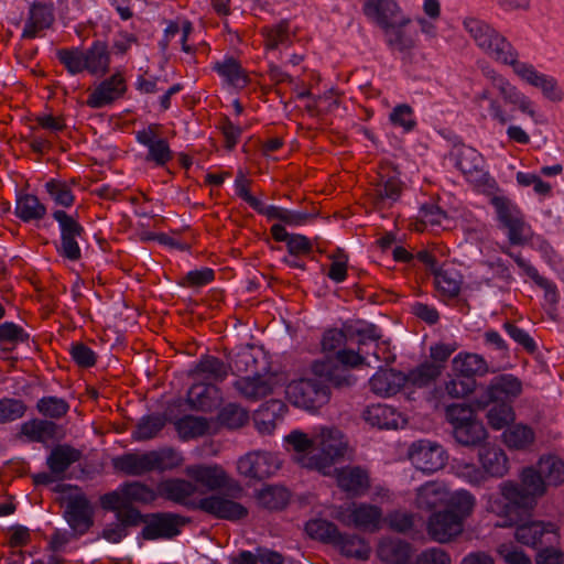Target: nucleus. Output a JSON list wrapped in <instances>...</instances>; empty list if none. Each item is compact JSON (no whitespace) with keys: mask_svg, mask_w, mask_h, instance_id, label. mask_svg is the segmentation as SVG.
<instances>
[{"mask_svg":"<svg viewBox=\"0 0 564 564\" xmlns=\"http://www.w3.org/2000/svg\"><path fill=\"white\" fill-rule=\"evenodd\" d=\"M159 129V124H150L148 128L137 131L135 139L148 149L144 160L163 167L172 161L173 151L167 140L160 137Z\"/></svg>","mask_w":564,"mask_h":564,"instance_id":"nucleus-15","label":"nucleus"},{"mask_svg":"<svg viewBox=\"0 0 564 564\" xmlns=\"http://www.w3.org/2000/svg\"><path fill=\"white\" fill-rule=\"evenodd\" d=\"M482 74L489 85L473 98L474 105L485 111L481 112L482 118L488 117L501 126L507 124L513 120V116L505 110V104L536 121L535 104L529 96L491 67H484Z\"/></svg>","mask_w":564,"mask_h":564,"instance_id":"nucleus-3","label":"nucleus"},{"mask_svg":"<svg viewBox=\"0 0 564 564\" xmlns=\"http://www.w3.org/2000/svg\"><path fill=\"white\" fill-rule=\"evenodd\" d=\"M564 482V462L556 456L541 457L536 468L527 467L520 481L507 480L499 485V497H490L488 511L500 518L499 527L512 525L532 513L546 486Z\"/></svg>","mask_w":564,"mask_h":564,"instance_id":"nucleus-1","label":"nucleus"},{"mask_svg":"<svg viewBox=\"0 0 564 564\" xmlns=\"http://www.w3.org/2000/svg\"><path fill=\"white\" fill-rule=\"evenodd\" d=\"M453 370L475 379L476 376L481 377L489 372V366L481 355L460 352L453 359Z\"/></svg>","mask_w":564,"mask_h":564,"instance_id":"nucleus-37","label":"nucleus"},{"mask_svg":"<svg viewBox=\"0 0 564 564\" xmlns=\"http://www.w3.org/2000/svg\"><path fill=\"white\" fill-rule=\"evenodd\" d=\"M475 507V498L474 496L466 491L460 490L454 492L448 501L447 512H454L456 517L459 518V521L463 523L464 519H466L473 512Z\"/></svg>","mask_w":564,"mask_h":564,"instance_id":"nucleus-60","label":"nucleus"},{"mask_svg":"<svg viewBox=\"0 0 564 564\" xmlns=\"http://www.w3.org/2000/svg\"><path fill=\"white\" fill-rule=\"evenodd\" d=\"M455 159V166L465 175H471L481 170L482 158L474 148L456 145L452 152Z\"/></svg>","mask_w":564,"mask_h":564,"instance_id":"nucleus-43","label":"nucleus"},{"mask_svg":"<svg viewBox=\"0 0 564 564\" xmlns=\"http://www.w3.org/2000/svg\"><path fill=\"white\" fill-rule=\"evenodd\" d=\"M340 553L346 557H354L360 561H367L370 557L371 549L365 539L356 534H343L335 543Z\"/></svg>","mask_w":564,"mask_h":564,"instance_id":"nucleus-42","label":"nucleus"},{"mask_svg":"<svg viewBox=\"0 0 564 564\" xmlns=\"http://www.w3.org/2000/svg\"><path fill=\"white\" fill-rule=\"evenodd\" d=\"M405 383V373L395 369H380L369 380L370 390L382 398L397 394Z\"/></svg>","mask_w":564,"mask_h":564,"instance_id":"nucleus-27","label":"nucleus"},{"mask_svg":"<svg viewBox=\"0 0 564 564\" xmlns=\"http://www.w3.org/2000/svg\"><path fill=\"white\" fill-rule=\"evenodd\" d=\"M259 361L252 348H242L231 358L229 368L237 376H252L259 373Z\"/></svg>","mask_w":564,"mask_h":564,"instance_id":"nucleus-54","label":"nucleus"},{"mask_svg":"<svg viewBox=\"0 0 564 564\" xmlns=\"http://www.w3.org/2000/svg\"><path fill=\"white\" fill-rule=\"evenodd\" d=\"M54 17L51 9L42 2H33L22 32L23 39H34L37 33L47 29L53 23Z\"/></svg>","mask_w":564,"mask_h":564,"instance_id":"nucleus-33","label":"nucleus"},{"mask_svg":"<svg viewBox=\"0 0 564 564\" xmlns=\"http://www.w3.org/2000/svg\"><path fill=\"white\" fill-rule=\"evenodd\" d=\"M497 218L507 230L509 242L513 246H523L530 239V226L519 207L505 196H494L490 200Z\"/></svg>","mask_w":564,"mask_h":564,"instance_id":"nucleus-9","label":"nucleus"},{"mask_svg":"<svg viewBox=\"0 0 564 564\" xmlns=\"http://www.w3.org/2000/svg\"><path fill=\"white\" fill-rule=\"evenodd\" d=\"M228 371L229 367L223 360L215 356L204 355L191 370L189 376L195 380L215 384L224 381Z\"/></svg>","mask_w":564,"mask_h":564,"instance_id":"nucleus-28","label":"nucleus"},{"mask_svg":"<svg viewBox=\"0 0 564 564\" xmlns=\"http://www.w3.org/2000/svg\"><path fill=\"white\" fill-rule=\"evenodd\" d=\"M270 232L275 241L286 243L288 251L292 257L306 256L313 250V245L306 236L289 234L282 224H274L270 228Z\"/></svg>","mask_w":564,"mask_h":564,"instance_id":"nucleus-31","label":"nucleus"},{"mask_svg":"<svg viewBox=\"0 0 564 564\" xmlns=\"http://www.w3.org/2000/svg\"><path fill=\"white\" fill-rule=\"evenodd\" d=\"M218 420L221 425L235 430L242 427L248 423L249 413L239 404L229 403L220 410Z\"/></svg>","mask_w":564,"mask_h":564,"instance_id":"nucleus-59","label":"nucleus"},{"mask_svg":"<svg viewBox=\"0 0 564 564\" xmlns=\"http://www.w3.org/2000/svg\"><path fill=\"white\" fill-rule=\"evenodd\" d=\"M261 34L264 37V45L268 50H275L279 45H290L292 43L290 22L288 20H281L274 25L263 26Z\"/></svg>","mask_w":564,"mask_h":564,"instance_id":"nucleus-52","label":"nucleus"},{"mask_svg":"<svg viewBox=\"0 0 564 564\" xmlns=\"http://www.w3.org/2000/svg\"><path fill=\"white\" fill-rule=\"evenodd\" d=\"M36 410L45 417L58 420L67 414L69 404L62 398L50 395L36 402Z\"/></svg>","mask_w":564,"mask_h":564,"instance_id":"nucleus-61","label":"nucleus"},{"mask_svg":"<svg viewBox=\"0 0 564 564\" xmlns=\"http://www.w3.org/2000/svg\"><path fill=\"white\" fill-rule=\"evenodd\" d=\"M116 513L117 523L110 524L102 530V538L111 543H119L123 538L128 535V528H135L134 524L126 522L128 516L133 517L134 510L121 511L111 510Z\"/></svg>","mask_w":564,"mask_h":564,"instance_id":"nucleus-57","label":"nucleus"},{"mask_svg":"<svg viewBox=\"0 0 564 564\" xmlns=\"http://www.w3.org/2000/svg\"><path fill=\"white\" fill-rule=\"evenodd\" d=\"M153 471L172 470L178 467L182 462V455L172 447H164L158 451H150Z\"/></svg>","mask_w":564,"mask_h":564,"instance_id":"nucleus-56","label":"nucleus"},{"mask_svg":"<svg viewBox=\"0 0 564 564\" xmlns=\"http://www.w3.org/2000/svg\"><path fill=\"white\" fill-rule=\"evenodd\" d=\"M46 192L50 194L51 198L55 202V204L61 205L63 207H70L75 202V196L72 192L70 186L59 180L52 178L45 184Z\"/></svg>","mask_w":564,"mask_h":564,"instance_id":"nucleus-64","label":"nucleus"},{"mask_svg":"<svg viewBox=\"0 0 564 564\" xmlns=\"http://www.w3.org/2000/svg\"><path fill=\"white\" fill-rule=\"evenodd\" d=\"M261 215L265 216L269 220L278 219L291 227L305 225L314 217V215L310 213L291 210L274 205L265 206Z\"/></svg>","mask_w":564,"mask_h":564,"instance_id":"nucleus-45","label":"nucleus"},{"mask_svg":"<svg viewBox=\"0 0 564 564\" xmlns=\"http://www.w3.org/2000/svg\"><path fill=\"white\" fill-rule=\"evenodd\" d=\"M480 462L485 471L492 477H502L508 471V458L500 448H485L480 452Z\"/></svg>","mask_w":564,"mask_h":564,"instance_id":"nucleus-46","label":"nucleus"},{"mask_svg":"<svg viewBox=\"0 0 564 564\" xmlns=\"http://www.w3.org/2000/svg\"><path fill=\"white\" fill-rule=\"evenodd\" d=\"M346 332L349 338H357L360 351H364L368 345L373 344L375 349L371 351V355L377 361L380 360L378 340L381 338V333L375 324L357 323L346 327Z\"/></svg>","mask_w":564,"mask_h":564,"instance_id":"nucleus-38","label":"nucleus"},{"mask_svg":"<svg viewBox=\"0 0 564 564\" xmlns=\"http://www.w3.org/2000/svg\"><path fill=\"white\" fill-rule=\"evenodd\" d=\"M409 458L415 468L432 474L445 466L447 455L438 443L430 440H419L410 446Z\"/></svg>","mask_w":564,"mask_h":564,"instance_id":"nucleus-13","label":"nucleus"},{"mask_svg":"<svg viewBox=\"0 0 564 564\" xmlns=\"http://www.w3.org/2000/svg\"><path fill=\"white\" fill-rule=\"evenodd\" d=\"M133 517L128 516L126 522L143 528L139 538L144 541L172 540L181 533V528L187 520L173 512L142 513L134 510Z\"/></svg>","mask_w":564,"mask_h":564,"instance_id":"nucleus-7","label":"nucleus"},{"mask_svg":"<svg viewBox=\"0 0 564 564\" xmlns=\"http://www.w3.org/2000/svg\"><path fill=\"white\" fill-rule=\"evenodd\" d=\"M336 519L345 525L375 532L379 530L382 520V510L369 503H354L351 508L338 512Z\"/></svg>","mask_w":564,"mask_h":564,"instance_id":"nucleus-16","label":"nucleus"},{"mask_svg":"<svg viewBox=\"0 0 564 564\" xmlns=\"http://www.w3.org/2000/svg\"><path fill=\"white\" fill-rule=\"evenodd\" d=\"M158 497H160L158 489L155 490L141 481H128L120 485L118 489L101 496L100 506L104 510H139L133 503L150 505Z\"/></svg>","mask_w":564,"mask_h":564,"instance_id":"nucleus-8","label":"nucleus"},{"mask_svg":"<svg viewBox=\"0 0 564 564\" xmlns=\"http://www.w3.org/2000/svg\"><path fill=\"white\" fill-rule=\"evenodd\" d=\"M502 438L509 448L525 451L533 445L535 432L531 426L518 423L507 427L502 434Z\"/></svg>","mask_w":564,"mask_h":564,"instance_id":"nucleus-40","label":"nucleus"},{"mask_svg":"<svg viewBox=\"0 0 564 564\" xmlns=\"http://www.w3.org/2000/svg\"><path fill=\"white\" fill-rule=\"evenodd\" d=\"M348 443L338 429H322L316 436V453L303 455L300 465L328 476L334 464L346 455Z\"/></svg>","mask_w":564,"mask_h":564,"instance_id":"nucleus-6","label":"nucleus"},{"mask_svg":"<svg viewBox=\"0 0 564 564\" xmlns=\"http://www.w3.org/2000/svg\"><path fill=\"white\" fill-rule=\"evenodd\" d=\"M15 215L22 221L40 220L46 215V207L32 194H24L17 200Z\"/></svg>","mask_w":564,"mask_h":564,"instance_id":"nucleus-44","label":"nucleus"},{"mask_svg":"<svg viewBox=\"0 0 564 564\" xmlns=\"http://www.w3.org/2000/svg\"><path fill=\"white\" fill-rule=\"evenodd\" d=\"M313 372L329 389L346 391L356 384V377L348 368L333 362H316L313 366Z\"/></svg>","mask_w":564,"mask_h":564,"instance_id":"nucleus-22","label":"nucleus"},{"mask_svg":"<svg viewBox=\"0 0 564 564\" xmlns=\"http://www.w3.org/2000/svg\"><path fill=\"white\" fill-rule=\"evenodd\" d=\"M184 473L197 486V491L199 490L200 494L221 490L212 496H220L231 502H238L237 500L241 499L245 494L241 485L230 478L218 465L193 464L186 466Z\"/></svg>","mask_w":564,"mask_h":564,"instance_id":"nucleus-5","label":"nucleus"},{"mask_svg":"<svg viewBox=\"0 0 564 564\" xmlns=\"http://www.w3.org/2000/svg\"><path fill=\"white\" fill-rule=\"evenodd\" d=\"M457 443L464 446H478L487 438V431L476 417L468 423L458 425L453 431Z\"/></svg>","mask_w":564,"mask_h":564,"instance_id":"nucleus-41","label":"nucleus"},{"mask_svg":"<svg viewBox=\"0 0 564 564\" xmlns=\"http://www.w3.org/2000/svg\"><path fill=\"white\" fill-rule=\"evenodd\" d=\"M93 516L94 510L85 496L78 495L68 499L65 518L75 532L78 534L86 533L94 524Z\"/></svg>","mask_w":564,"mask_h":564,"instance_id":"nucleus-19","label":"nucleus"},{"mask_svg":"<svg viewBox=\"0 0 564 564\" xmlns=\"http://www.w3.org/2000/svg\"><path fill=\"white\" fill-rule=\"evenodd\" d=\"M286 395L295 406L307 411L318 410L330 399L329 387L317 376L291 382Z\"/></svg>","mask_w":564,"mask_h":564,"instance_id":"nucleus-10","label":"nucleus"},{"mask_svg":"<svg viewBox=\"0 0 564 564\" xmlns=\"http://www.w3.org/2000/svg\"><path fill=\"white\" fill-rule=\"evenodd\" d=\"M463 531V523L454 512L438 511L431 514L427 533L432 540L445 543Z\"/></svg>","mask_w":564,"mask_h":564,"instance_id":"nucleus-17","label":"nucleus"},{"mask_svg":"<svg viewBox=\"0 0 564 564\" xmlns=\"http://www.w3.org/2000/svg\"><path fill=\"white\" fill-rule=\"evenodd\" d=\"M501 251L514 260L518 267L527 274L539 288L544 290V297L551 305H556L560 300L556 285L549 279L542 276L535 267L524 260L521 253H514L509 248H501Z\"/></svg>","mask_w":564,"mask_h":564,"instance_id":"nucleus-29","label":"nucleus"},{"mask_svg":"<svg viewBox=\"0 0 564 564\" xmlns=\"http://www.w3.org/2000/svg\"><path fill=\"white\" fill-rule=\"evenodd\" d=\"M234 388L242 398L249 401H258L273 392V379L259 373L240 376L234 382Z\"/></svg>","mask_w":564,"mask_h":564,"instance_id":"nucleus-25","label":"nucleus"},{"mask_svg":"<svg viewBox=\"0 0 564 564\" xmlns=\"http://www.w3.org/2000/svg\"><path fill=\"white\" fill-rule=\"evenodd\" d=\"M127 90L123 76L120 73L102 80L88 96L87 105L90 108H102L121 98Z\"/></svg>","mask_w":564,"mask_h":564,"instance_id":"nucleus-21","label":"nucleus"},{"mask_svg":"<svg viewBox=\"0 0 564 564\" xmlns=\"http://www.w3.org/2000/svg\"><path fill=\"white\" fill-rule=\"evenodd\" d=\"M221 401L219 388L213 383H194L188 392L186 402L194 411L212 412Z\"/></svg>","mask_w":564,"mask_h":564,"instance_id":"nucleus-24","label":"nucleus"},{"mask_svg":"<svg viewBox=\"0 0 564 564\" xmlns=\"http://www.w3.org/2000/svg\"><path fill=\"white\" fill-rule=\"evenodd\" d=\"M487 421L494 430L507 427L514 420V411L508 402H491L487 406Z\"/></svg>","mask_w":564,"mask_h":564,"instance_id":"nucleus-55","label":"nucleus"},{"mask_svg":"<svg viewBox=\"0 0 564 564\" xmlns=\"http://www.w3.org/2000/svg\"><path fill=\"white\" fill-rule=\"evenodd\" d=\"M377 556L386 564H413V547L400 539H382L377 549Z\"/></svg>","mask_w":564,"mask_h":564,"instance_id":"nucleus-26","label":"nucleus"},{"mask_svg":"<svg viewBox=\"0 0 564 564\" xmlns=\"http://www.w3.org/2000/svg\"><path fill=\"white\" fill-rule=\"evenodd\" d=\"M464 29L473 37L476 45L492 59L512 67L513 73L525 84L541 90L543 97L552 102H560L564 91L553 76L540 73L525 62L519 61V52L497 30L477 18H466Z\"/></svg>","mask_w":564,"mask_h":564,"instance_id":"nucleus-2","label":"nucleus"},{"mask_svg":"<svg viewBox=\"0 0 564 564\" xmlns=\"http://www.w3.org/2000/svg\"><path fill=\"white\" fill-rule=\"evenodd\" d=\"M166 425V417L162 414H150L141 417L132 431L134 441H148L154 438Z\"/></svg>","mask_w":564,"mask_h":564,"instance_id":"nucleus-50","label":"nucleus"},{"mask_svg":"<svg viewBox=\"0 0 564 564\" xmlns=\"http://www.w3.org/2000/svg\"><path fill=\"white\" fill-rule=\"evenodd\" d=\"M20 433L31 442L44 443L57 436L58 425L53 421L33 419L21 425Z\"/></svg>","mask_w":564,"mask_h":564,"instance_id":"nucleus-39","label":"nucleus"},{"mask_svg":"<svg viewBox=\"0 0 564 564\" xmlns=\"http://www.w3.org/2000/svg\"><path fill=\"white\" fill-rule=\"evenodd\" d=\"M410 22V18L403 15L393 25L382 29L386 43L391 50L404 53L415 46L414 37L405 31Z\"/></svg>","mask_w":564,"mask_h":564,"instance_id":"nucleus-32","label":"nucleus"},{"mask_svg":"<svg viewBox=\"0 0 564 564\" xmlns=\"http://www.w3.org/2000/svg\"><path fill=\"white\" fill-rule=\"evenodd\" d=\"M52 216L58 223L61 231V243L56 247L58 254L70 261H78L82 252L77 238L85 234L84 227L65 210H55Z\"/></svg>","mask_w":564,"mask_h":564,"instance_id":"nucleus-12","label":"nucleus"},{"mask_svg":"<svg viewBox=\"0 0 564 564\" xmlns=\"http://www.w3.org/2000/svg\"><path fill=\"white\" fill-rule=\"evenodd\" d=\"M80 457V451L67 444H58L51 451L46 464L54 475H61Z\"/></svg>","mask_w":564,"mask_h":564,"instance_id":"nucleus-36","label":"nucleus"},{"mask_svg":"<svg viewBox=\"0 0 564 564\" xmlns=\"http://www.w3.org/2000/svg\"><path fill=\"white\" fill-rule=\"evenodd\" d=\"M530 516L531 513L524 517L518 523L511 525L517 527L514 535L518 542L533 549H540L544 545L560 543V529L553 522L530 521L520 524V522L524 521ZM507 527L508 525L505 528Z\"/></svg>","mask_w":564,"mask_h":564,"instance_id":"nucleus-11","label":"nucleus"},{"mask_svg":"<svg viewBox=\"0 0 564 564\" xmlns=\"http://www.w3.org/2000/svg\"><path fill=\"white\" fill-rule=\"evenodd\" d=\"M445 490L442 484L431 481L417 489L416 505L422 509H433L441 505L445 499Z\"/></svg>","mask_w":564,"mask_h":564,"instance_id":"nucleus-53","label":"nucleus"},{"mask_svg":"<svg viewBox=\"0 0 564 564\" xmlns=\"http://www.w3.org/2000/svg\"><path fill=\"white\" fill-rule=\"evenodd\" d=\"M338 487L352 497L364 495L370 487L368 471L360 466L333 468Z\"/></svg>","mask_w":564,"mask_h":564,"instance_id":"nucleus-23","label":"nucleus"},{"mask_svg":"<svg viewBox=\"0 0 564 564\" xmlns=\"http://www.w3.org/2000/svg\"><path fill=\"white\" fill-rule=\"evenodd\" d=\"M113 466L129 476H142L153 471L150 452L123 454L115 459Z\"/></svg>","mask_w":564,"mask_h":564,"instance_id":"nucleus-34","label":"nucleus"},{"mask_svg":"<svg viewBox=\"0 0 564 564\" xmlns=\"http://www.w3.org/2000/svg\"><path fill=\"white\" fill-rule=\"evenodd\" d=\"M214 69L226 79V82L237 88H243L249 83V77L235 58L229 57L224 62L216 63Z\"/></svg>","mask_w":564,"mask_h":564,"instance_id":"nucleus-47","label":"nucleus"},{"mask_svg":"<svg viewBox=\"0 0 564 564\" xmlns=\"http://www.w3.org/2000/svg\"><path fill=\"white\" fill-rule=\"evenodd\" d=\"M521 393V380L511 373H501L490 380L477 403L479 406H488L491 402L511 404Z\"/></svg>","mask_w":564,"mask_h":564,"instance_id":"nucleus-14","label":"nucleus"},{"mask_svg":"<svg viewBox=\"0 0 564 564\" xmlns=\"http://www.w3.org/2000/svg\"><path fill=\"white\" fill-rule=\"evenodd\" d=\"M84 57L86 70L91 75H105L108 72L110 53L106 42L95 41L84 51Z\"/></svg>","mask_w":564,"mask_h":564,"instance_id":"nucleus-35","label":"nucleus"},{"mask_svg":"<svg viewBox=\"0 0 564 564\" xmlns=\"http://www.w3.org/2000/svg\"><path fill=\"white\" fill-rule=\"evenodd\" d=\"M362 12L381 29L393 25L404 15L395 0H366Z\"/></svg>","mask_w":564,"mask_h":564,"instance_id":"nucleus-20","label":"nucleus"},{"mask_svg":"<svg viewBox=\"0 0 564 564\" xmlns=\"http://www.w3.org/2000/svg\"><path fill=\"white\" fill-rule=\"evenodd\" d=\"M362 419L380 430H397L406 424V419L395 408L387 404H371L362 411Z\"/></svg>","mask_w":564,"mask_h":564,"instance_id":"nucleus-18","label":"nucleus"},{"mask_svg":"<svg viewBox=\"0 0 564 564\" xmlns=\"http://www.w3.org/2000/svg\"><path fill=\"white\" fill-rule=\"evenodd\" d=\"M253 460V478L264 479L270 477L279 468L275 457L268 452L251 453Z\"/></svg>","mask_w":564,"mask_h":564,"instance_id":"nucleus-62","label":"nucleus"},{"mask_svg":"<svg viewBox=\"0 0 564 564\" xmlns=\"http://www.w3.org/2000/svg\"><path fill=\"white\" fill-rule=\"evenodd\" d=\"M28 406L21 399L3 397L0 399V424H7L24 416Z\"/></svg>","mask_w":564,"mask_h":564,"instance_id":"nucleus-63","label":"nucleus"},{"mask_svg":"<svg viewBox=\"0 0 564 564\" xmlns=\"http://www.w3.org/2000/svg\"><path fill=\"white\" fill-rule=\"evenodd\" d=\"M442 371V366L433 362H424L405 375L406 383L416 387H426L432 383Z\"/></svg>","mask_w":564,"mask_h":564,"instance_id":"nucleus-58","label":"nucleus"},{"mask_svg":"<svg viewBox=\"0 0 564 564\" xmlns=\"http://www.w3.org/2000/svg\"><path fill=\"white\" fill-rule=\"evenodd\" d=\"M174 425L182 440L203 436L209 429L207 419L194 415H185L176 420Z\"/></svg>","mask_w":564,"mask_h":564,"instance_id":"nucleus-51","label":"nucleus"},{"mask_svg":"<svg viewBox=\"0 0 564 564\" xmlns=\"http://www.w3.org/2000/svg\"><path fill=\"white\" fill-rule=\"evenodd\" d=\"M257 500L265 509L281 510L288 505L290 492L282 486H265L258 491Z\"/></svg>","mask_w":564,"mask_h":564,"instance_id":"nucleus-49","label":"nucleus"},{"mask_svg":"<svg viewBox=\"0 0 564 564\" xmlns=\"http://www.w3.org/2000/svg\"><path fill=\"white\" fill-rule=\"evenodd\" d=\"M402 192V183L399 178L392 176L388 178L381 177L373 187L369 191L368 195L377 209H382L386 206H391L397 202Z\"/></svg>","mask_w":564,"mask_h":564,"instance_id":"nucleus-30","label":"nucleus"},{"mask_svg":"<svg viewBox=\"0 0 564 564\" xmlns=\"http://www.w3.org/2000/svg\"><path fill=\"white\" fill-rule=\"evenodd\" d=\"M196 492L197 486L183 478L165 479L158 485L160 497L187 509H198L217 519L228 521H239L248 516V509L239 502H231L220 496H207L196 501L193 499Z\"/></svg>","mask_w":564,"mask_h":564,"instance_id":"nucleus-4","label":"nucleus"},{"mask_svg":"<svg viewBox=\"0 0 564 564\" xmlns=\"http://www.w3.org/2000/svg\"><path fill=\"white\" fill-rule=\"evenodd\" d=\"M305 531L312 539L333 545L340 539L337 525L325 519L310 520L305 524Z\"/></svg>","mask_w":564,"mask_h":564,"instance_id":"nucleus-48","label":"nucleus"}]
</instances>
